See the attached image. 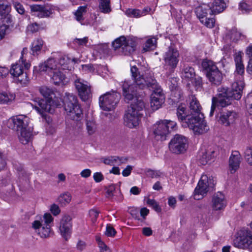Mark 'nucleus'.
I'll list each match as a JSON object with an SVG mask.
<instances>
[{"label":"nucleus","mask_w":252,"mask_h":252,"mask_svg":"<svg viewBox=\"0 0 252 252\" xmlns=\"http://www.w3.org/2000/svg\"><path fill=\"white\" fill-rule=\"evenodd\" d=\"M71 194L68 192H65L61 194L58 198L59 203L63 206H65L69 204L71 200Z\"/></svg>","instance_id":"45"},{"label":"nucleus","mask_w":252,"mask_h":252,"mask_svg":"<svg viewBox=\"0 0 252 252\" xmlns=\"http://www.w3.org/2000/svg\"><path fill=\"white\" fill-rule=\"evenodd\" d=\"M203 115L201 117L198 118V121L194 125L192 122L190 124V129L192 130L194 133L196 134H202L206 132L208 129V126L204 120Z\"/></svg>","instance_id":"24"},{"label":"nucleus","mask_w":252,"mask_h":252,"mask_svg":"<svg viewBox=\"0 0 252 252\" xmlns=\"http://www.w3.org/2000/svg\"><path fill=\"white\" fill-rule=\"evenodd\" d=\"M192 80H193L192 81V83L194 85L195 87L196 88V89L198 90L202 88V78L198 76L196 77H194Z\"/></svg>","instance_id":"58"},{"label":"nucleus","mask_w":252,"mask_h":252,"mask_svg":"<svg viewBox=\"0 0 252 252\" xmlns=\"http://www.w3.org/2000/svg\"><path fill=\"white\" fill-rule=\"evenodd\" d=\"M99 212L95 209H92L89 211V216L93 223H95L98 218Z\"/></svg>","instance_id":"56"},{"label":"nucleus","mask_w":252,"mask_h":252,"mask_svg":"<svg viewBox=\"0 0 252 252\" xmlns=\"http://www.w3.org/2000/svg\"><path fill=\"white\" fill-rule=\"evenodd\" d=\"M18 135L19 141L23 144L28 143L32 138V133L27 129L18 131Z\"/></svg>","instance_id":"37"},{"label":"nucleus","mask_w":252,"mask_h":252,"mask_svg":"<svg viewBox=\"0 0 252 252\" xmlns=\"http://www.w3.org/2000/svg\"><path fill=\"white\" fill-rule=\"evenodd\" d=\"M116 233V231H115V229L111 226H107L106 227V230L105 231V234L107 236L112 237L114 236Z\"/></svg>","instance_id":"61"},{"label":"nucleus","mask_w":252,"mask_h":252,"mask_svg":"<svg viewBox=\"0 0 252 252\" xmlns=\"http://www.w3.org/2000/svg\"><path fill=\"white\" fill-rule=\"evenodd\" d=\"M245 102L247 106L250 107L252 110V93L247 95L245 99Z\"/></svg>","instance_id":"64"},{"label":"nucleus","mask_w":252,"mask_h":252,"mask_svg":"<svg viewBox=\"0 0 252 252\" xmlns=\"http://www.w3.org/2000/svg\"><path fill=\"white\" fill-rule=\"evenodd\" d=\"M116 186L115 185H111L106 189V196L107 197H112L114 195V192L115 190Z\"/></svg>","instance_id":"59"},{"label":"nucleus","mask_w":252,"mask_h":252,"mask_svg":"<svg viewBox=\"0 0 252 252\" xmlns=\"http://www.w3.org/2000/svg\"><path fill=\"white\" fill-rule=\"evenodd\" d=\"M164 61L166 68L172 70L173 68V48L172 46H170L168 50L165 53Z\"/></svg>","instance_id":"32"},{"label":"nucleus","mask_w":252,"mask_h":252,"mask_svg":"<svg viewBox=\"0 0 252 252\" xmlns=\"http://www.w3.org/2000/svg\"><path fill=\"white\" fill-rule=\"evenodd\" d=\"M241 156L238 151H233L229 158V168L231 173H234L239 168Z\"/></svg>","instance_id":"22"},{"label":"nucleus","mask_w":252,"mask_h":252,"mask_svg":"<svg viewBox=\"0 0 252 252\" xmlns=\"http://www.w3.org/2000/svg\"><path fill=\"white\" fill-rule=\"evenodd\" d=\"M162 173L158 170H153L148 169L146 171V175L148 177L152 178H158L160 177Z\"/></svg>","instance_id":"54"},{"label":"nucleus","mask_w":252,"mask_h":252,"mask_svg":"<svg viewBox=\"0 0 252 252\" xmlns=\"http://www.w3.org/2000/svg\"><path fill=\"white\" fill-rule=\"evenodd\" d=\"M42 39L37 38L33 40L31 45V49L33 55H38L43 45Z\"/></svg>","instance_id":"38"},{"label":"nucleus","mask_w":252,"mask_h":252,"mask_svg":"<svg viewBox=\"0 0 252 252\" xmlns=\"http://www.w3.org/2000/svg\"><path fill=\"white\" fill-rule=\"evenodd\" d=\"M63 103L64 110L67 113L66 126L68 128L74 127L75 122H79L82 119L83 115L77 97L72 94L66 93L63 97Z\"/></svg>","instance_id":"2"},{"label":"nucleus","mask_w":252,"mask_h":252,"mask_svg":"<svg viewBox=\"0 0 252 252\" xmlns=\"http://www.w3.org/2000/svg\"><path fill=\"white\" fill-rule=\"evenodd\" d=\"M173 129V124L171 121L161 120L157 121L153 126L155 139L161 141L166 140Z\"/></svg>","instance_id":"5"},{"label":"nucleus","mask_w":252,"mask_h":252,"mask_svg":"<svg viewBox=\"0 0 252 252\" xmlns=\"http://www.w3.org/2000/svg\"><path fill=\"white\" fill-rule=\"evenodd\" d=\"M238 118L237 113L233 110L222 112L220 117V122L225 126L233 124Z\"/></svg>","instance_id":"18"},{"label":"nucleus","mask_w":252,"mask_h":252,"mask_svg":"<svg viewBox=\"0 0 252 252\" xmlns=\"http://www.w3.org/2000/svg\"><path fill=\"white\" fill-rule=\"evenodd\" d=\"M134 99V102L131 104L124 118L125 125L130 128L136 127L139 125L144 108L143 101L137 98Z\"/></svg>","instance_id":"3"},{"label":"nucleus","mask_w":252,"mask_h":252,"mask_svg":"<svg viewBox=\"0 0 252 252\" xmlns=\"http://www.w3.org/2000/svg\"><path fill=\"white\" fill-rule=\"evenodd\" d=\"M213 14H217L222 12L227 7L223 0H214L211 5Z\"/></svg>","instance_id":"31"},{"label":"nucleus","mask_w":252,"mask_h":252,"mask_svg":"<svg viewBox=\"0 0 252 252\" xmlns=\"http://www.w3.org/2000/svg\"><path fill=\"white\" fill-rule=\"evenodd\" d=\"M244 87V79L235 77V81L232 84L231 90L228 93L233 99L239 100L241 98Z\"/></svg>","instance_id":"16"},{"label":"nucleus","mask_w":252,"mask_h":252,"mask_svg":"<svg viewBox=\"0 0 252 252\" xmlns=\"http://www.w3.org/2000/svg\"><path fill=\"white\" fill-rule=\"evenodd\" d=\"M74 85L81 99L83 101L87 100L91 94L90 87L89 86L88 83L79 78L74 81Z\"/></svg>","instance_id":"13"},{"label":"nucleus","mask_w":252,"mask_h":252,"mask_svg":"<svg viewBox=\"0 0 252 252\" xmlns=\"http://www.w3.org/2000/svg\"><path fill=\"white\" fill-rule=\"evenodd\" d=\"M61 70H55L52 74H48L51 77L52 81L55 85L64 83L63 81L65 79V75Z\"/></svg>","instance_id":"33"},{"label":"nucleus","mask_w":252,"mask_h":252,"mask_svg":"<svg viewBox=\"0 0 252 252\" xmlns=\"http://www.w3.org/2000/svg\"><path fill=\"white\" fill-rule=\"evenodd\" d=\"M157 39L155 37L150 38L146 41L143 50L147 52L154 50L156 47Z\"/></svg>","instance_id":"46"},{"label":"nucleus","mask_w":252,"mask_h":252,"mask_svg":"<svg viewBox=\"0 0 252 252\" xmlns=\"http://www.w3.org/2000/svg\"><path fill=\"white\" fill-rule=\"evenodd\" d=\"M13 26V23L10 24L3 23L0 26V40L9 32L10 27Z\"/></svg>","instance_id":"47"},{"label":"nucleus","mask_w":252,"mask_h":252,"mask_svg":"<svg viewBox=\"0 0 252 252\" xmlns=\"http://www.w3.org/2000/svg\"><path fill=\"white\" fill-rule=\"evenodd\" d=\"M215 152L214 151H211L210 152H206L203 154L201 158L200 159V163L202 164H206L210 160H211L214 157Z\"/></svg>","instance_id":"49"},{"label":"nucleus","mask_w":252,"mask_h":252,"mask_svg":"<svg viewBox=\"0 0 252 252\" xmlns=\"http://www.w3.org/2000/svg\"><path fill=\"white\" fill-rule=\"evenodd\" d=\"M195 12L198 18L206 17L208 14H213L211 6L205 3L197 7L195 9Z\"/></svg>","instance_id":"29"},{"label":"nucleus","mask_w":252,"mask_h":252,"mask_svg":"<svg viewBox=\"0 0 252 252\" xmlns=\"http://www.w3.org/2000/svg\"><path fill=\"white\" fill-rule=\"evenodd\" d=\"M13 6L16 10L20 14H23L25 12V9L23 6L18 1H14L13 2Z\"/></svg>","instance_id":"57"},{"label":"nucleus","mask_w":252,"mask_h":252,"mask_svg":"<svg viewBox=\"0 0 252 252\" xmlns=\"http://www.w3.org/2000/svg\"><path fill=\"white\" fill-rule=\"evenodd\" d=\"M28 52L27 48H24L21 52V56L18 62L13 64L9 72L14 77L19 76L20 75L24 73L23 64L25 69H28L31 66V63L26 62L24 59V54Z\"/></svg>","instance_id":"12"},{"label":"nucleus","mask_w":252,"mask_h":252,"mask_svg":"<svg viewBox=\"0 0 252 252\" xmlns=\"http://www.w3.org/2000/svg\"><path fill=\"white\" fill-rule=\"evenodd\" d=\"M71 218L69 215H64L60 221L59 229L61 235L67 240L70 236L72 229Z\"/></svg>","instance_id":"14"},{"label":"nucleus","mask_w":252,"mask_h":252,"mask_svg":"<svg viewBox=\"0 0 252 252\" xmlns=\"http://www.w3.org/2000/svg\"><path fill=\"white\" fill-rule=\"evenodd\" d=\"M121 95L117 92H107L100 96L99 105L101 109L104 111L113 110L118 102Z\"/></svg>","instance_id":"9"},{"label":"nucleus","mask_w":252,"mask_h":252,"mask_svg":"<svg viewBox=\"0 0 252 252\" xmlns=\"http://www.w3.org/2000/svg\"><path fill=\"white\" fill-rule=\"evenodd\" d=\"M195 76L194 69L193 67L185 65L181 71V77L187 80H192Z\"/></svg>","instance_id":"35"},{"label":"nucleus","mask_w":252,"mask_h":252,"mask_svg":"<svg viewBox=\"0 0 252 252\" xmlns=\"http://www.w3.org/2000/svg\"><path fill=\"white\" fill-rule=\"evenodd\" d=\"M99 248H100V252H111L110 250L102 241L99 242Z\"/></svg>","instance_id":"63"},{"label":"nucleus","mask_w":252,"mask_h":252,"mask_svg":"<svg viewBox=\"0 0 252 252\" xmlns=\"http://www.w3.org/2000/svg\"><path fill=\"white\" fill-rule=\"evenodd\" d=\"M86 125L87 133L89 135L95 133L97 130V126L94 120H87Z\"/></svg>","instance_id":"44"},{"label":"nucleus","mask_w":252,"mask_h":252,"mask_svg":"<svg viewBox=\"0 0 252 252\" xmlns=\"http://www.w3.org/2000/svg\"><path fill=\"white\" fill-rule=\"evenodd\" d=\"M130 71L133 82L132 83L130 81H125L122 85L125 101L129 102L134 98H137L140 90L149 88L153 91L151 97V107L154 110L159 108L164 103V96L152 74L149 73L143 77L140 74L135 65L131 67Z\"/></svg>","instance_id":"1"},{"label":"nucleus","mask_w":252,"mask_h":252,"mask_svg":"<svg viewBox=\"0 0 252 252\" xmlns=\"http://www.w3.org/2000/svg\"><path fill=\"white\" fill-rule=\"evenodd\" d=\"M75 59L71 60L68 56L64 55L62 56L59 61L58 64L60 69L70 70L71 68V63L72 61H75Z\"/></svg>","instance_id":"36"},{"label":"nucleus","mask_w":252,"mask_h":252,"mask_svg":"<svg viewBox=\"0 0 252 252\" xmlns=\"http://www.w3.org/2000/svg\"><path fill=\"white\" fill-rule=\"evenodd\" d=\"M202 67L206 71V76L212 85H220L223 79V74L215 63L205 60L202 63Z\"/></svg>","instance_id":"6"},{"label":"nucleus","mask_w":252,"mask_h":252,"mask_svg":"<svg viewBox=\"0 0 252 252\" xmlns=\"http://www.w3.org/2000/svg\"><path fill=\"white\" fill-rule=\"evenodd\" d=\"M100 160L105 164L112 166L115 165H121L123 163H125L126 162L127 159L122 157L109 156L103 157Z\"/></svg>","instance_id":"26"},{"label":"nucleus","mask_w":252,"mask_h":252,"mask_svg":"<svg viewBox=\"0 0 252 252\" xmlns=\"http://www.w3.org/2000/svg\"><path fill=\"white\" fill-rule=\"evenodd\" d=\"M112 46L115 50H121L125 55L131 54L135 50V41L131 38H126L124 36L117 38L113 43Z\"/></svg>","instance_id":"10"},{"label":"nucleus","mask_w":252,"mask_h":252,"mask_svg":"<svg viewBox=\"0 0 252 252\" xmlns=\"http://www.w3.org/2000/svg\"><path fill=\"white\" fill-rule=\"evenodd\" d=\"M202 115L203 114H190V116H189V118L187 119V121L185 122L184 126H188L190 129V124L191 123V122L195 125V123L198 121V118L201 117Z\"/></svg>","instance_id":"50"},{"label":"nucleus","mask_w":252,"mask_h":252,"mask_svg":"<svg viewBox=\"0 0 252 252\" xmlns=\"http://www.w3.org/2000/svg\"><path fill=\"white\" fill-rule=\"evenodd\" d=\"M50 211L54 216L59 215L61 212L60 209L58 205L55 204H54L51 206Z\"/></svg>","instance_id":"60"},{"label":"nucleus","mask_w":252,"mask_h":252,"mask_svg":"<svg viewBox=\"0 0 252 252\" xmlns=\"http://www.w3.org/2000/svg\"><path fill=\"white\" fill-rule=\"evenodd\" d=\"M245 158L248 163L252 165V148H247L244 153Z\"/></svg>","instance_id":"55"},{"label":"nucleus","mask_w":252,"mask_h":252,"mask_svg":"<svg viewBox=\"0 0 252 252\" xmlns=\"http://www.w3.org/2000/svg\"><path fill=\"white\" fill-rule=\"evenodd\" d=\"M250 8V6L244 1H242L239 4V9L244 12H248Z\"/></svg>","instance_id":"62"},{"label":"nucleus","mask_w":252,"mask_h":252,"mask_svg":"<svg viewBox=\"0 0 252 252\" xmlns=\"http://www.w3.org/2000/svg\"><path fill=\"white\" fill-rule=\"evenodd\" d=\"M13 125L12 128L17 132L27 129L30 122L29 118L25 115H18L11 118Z\"/></svg>","instance_id":"15"},{"label":"nucleus","mask_w":252,"mask_h":252,"mask_svg":"<svg viewBox=\"0 0 252 252\" xmlns=\"http://www.w3.org/2000/svg\"><path fill=\"white\" fill-rule=\"evenodd\" d=\"M176 114L178 120L181 122L187 121V119L190 116V115L187 114V108L185 104H181L178 107Z\"/></svg>","instance_id":"40"},{"label":"nucleus","mask_w":252,"mask_h":252,"mask_svg":"<svg viewBox=\"0 0 252 252\" xmlns=\"http://www.w3.org/2000/svg\"><path fill=\"white\" fill-rule=\"evenodd\" d=\"M189 103L190 114H203L201 113V106L195 95H191L189 96Z\"/></svg>","instance_id":"27"},{"label":"nucleus","mask_w":252,"mask_h":252,"mask_svg":"<svg viewBox=\"0 0 252 252\" xmlns=\"http://www.w3.org/2000/svg\"><path fill=\"white\" fill-rule=\"evenodd\" d=\"M60 105L59 102L56 101H50L47 99L35 98L32 106L39 114L42 117H46V113H52L54 111V108Z\"/></svg>","instance_id":"11"},{"label":"nucleus","mask_w":252,"mask_h":252,"mask_svg":"<svg viewBox=\"0 0 252 252\" xmlns=\"http://www.w3.org/2000/svg\"><path fill=\"white\" fill-rule=\"evenodd\" d=\"M200 22L209 28H212L214 27L215 24V19L213 18H207L204 17L199 18Z\"/></svg>","instance_id":"48"},{"label":"nucleus","mask_w":252,"mask_h":252,"mask_svg":"<svg viewBox=\"0 0 252 252\" xmlns=\"http://www.w3.org/2000/svg\"><path fill=\"white\" fill-rule=\"evenodd\" d=\"M215 185L212 177L202 175L194 189V198L196 200L201 199L208 192L213 189Z\"/></svg>","instance_id":"8"},{"label":"nucleus","mask_w":252,"mask_h":252,"mask_svg":"<svg viewBox=\"0 0 252 252\" xmlns=\"http://www.w3.org/2000/svg\"><path fill=\"white\" fill-rule=\"evenodd\" d=\"M39 91L41 94L45 98V99L58 102L57 98L56 97L55 92L51 89L46 86H43L40 88Z\"/></svg>","instance_id":"34"},{"label":"nucleus","mask_w":252,"mask_h":252,"mask_svg":"<svg viewBox=\"0 0 252 252\" xmlns=\"http://www.w3.org/2000/svg\"><path fill=\"white\" fill-rule=\"evenodd\" d=\"M100 11L104 13H109L111 11L110 0H98Z\"/></svg>","instance_id":"41"},{"label":"nucleus","mask_w":252,"mask_h":252,"mask_svg":"<svg viewBox=\"0 0 252 252\" xmlns=\"http://www.w3.org/2000/svg\"><path fill=\"white\" fill-rule=\"evenodd\" d=\"M226 205L225 196L221 192H218L212 197V207L214 210L223 209Z\"/></svg>","instance_id":"20"},{"label":"nucleus","mask_w":252,"mask_h":252,"mask_svg":"<svg viewBox=\"0 0 252 252\" xmlns=\"http://www.w3.org/2000/svg\"><path fill=\"white\" fill-rule=\"evenodd\" d=\"M187 139L183 135H174V154L184 153L187 149Z\"/></svg>","instance_id":"19"},{"label":"nucleus","mask_w":252,"mask_h":252,"mask_svg":"<svg viewBox=\"0 0 252 252\" xmlns=\"http://www.w3.org/2000/svg\"><path fill=\"white\" fill-rule=\"evenodd\" d=\"M15 77L17 78L18 82L22 86L26 85L29 82L28 77L26 73H24L20 75L19 76H16Z\"/></svg>","instance_id":"53"},{"label":"nucleus","mask_w":252,"mask_h":252,"mask_svg":"<svg viewBox=\"0 0 252 252\" xmlns=\"http://www.w3.org/2000/svg\"><path fill=\"white\" fill-rule=\"evenodd\" d=\"M53 221L52 215L50 213H45L40 220H35L32 223V227L41 238H46L50 235V224Z\"/></svg>","instance_id":"7"},{"label":"nucleus","mask_w":252,"mask_h":252,"mask_svg":"<svg viewBox=\"0 0 252 252\" xmlns=\"http://www.w3.org/2000/svg\"><path fill=\"white\" fill-rule=\"evenodd\" d=\"M233 99L231 95L228 93L227 88L220 87L218 89V93L216 96L212 99V106L210 112V116L212 117L217 107L219 108L225 107L231 103Z\"/></svg>","instance_id":"4"},{"label":"nucleus","mask_w":252,"mask_h":252,"mask_svg":"<svg viewBox=\"0 0 252 252\" xmlns=\"http://www.w3.org/2000/svg\"><path fill=\"white\" fill-rule=\"evenodd\" d=\"M94 50L99 54V56L101 58L105 55H107L109 53L108 45L107 44H101L94 46Z\"/></svg>","instance_id":"43"},{"label":"nucleus","mask_w":252,"mask_h":252,"mask_svg":"<svg viewBox=\"0 0 252 252\" xmlns=\"http://www.w3.org/2000/svg\"><path fill=\"white\" fill-rule=\"evenodd\" d=\"M32 12H36V16L39 18L49 17L52 14V9L46 5L32 4L30 5Z\"/></svg>","instance_id":"17"},{"label":"nucleus","mask_w":252,"mask_h":252,"mask_svg":"<svg viewBox=\"0 0 252 252\" xmlns=\"http://www.w3.org/2000/svg\"><path fill=\"white\" fill-rule=\"evenodd\" d=\"M147 204L151 207L157 212H160L161 208L160 207L158 202L154 199H148L147 201Z\"/></svg>","instance_id":"52"},{"label":"nucleus","mask_w":252,"mask_h":252,"mask_svg":"<svg viewBox=\"0 0 252 252\" xmlns=\"http://www.w3.org/2000/svg\"><path fill=\"white\" fill-rule=\"evenodd\" d=\"M126 14L130 17L138 18L141 16V10L137 9H127L126 10Z\"/></svg>","instance_id":"51"},{"label":"nucleus","mask_w":252,"mask_h":252,"mask_svg":"<svg viewBox=\"0 0 252 252\" xmlns=\"http://www.w3.org/2000/svg\"><path fill=\"white\" fill-rule=\"evenodd\" d=\"M39 69L40 71H45L48 74H52L55 70H59L60 68L56 61L54 59L50 58L39 66Z\"/></svg>","instance_id":"23"},{"label":"nucleus","mask_w":252,"mask_h":252,"mask_svg":"<svg viewBox=\"0 0 252 252\" xmlns=\"http://www.w3.org/2000/svg\"><path fill=\"white\" fill-rule=\"evenodd\" d=\"M242 235L240 236V242L245 247L252 249V232L250 230H242Z\"/></svg>","instance_id":"28"},{"label":"nucleus","mask_w":252,"mask_h":252,"mask_svg":"<svg viewBox=\"0 0 252 252\" xmlns=\"http://www.w3.org/2000/svg\"><path fill=\"white\" fill-rule=\"evenodd\" d=\"M236 69L234 72L235 77L244 79L243 74L245 71V67L243 63L242 56L241 53L236 54L234 57Z\"/></svg>","instance_id":"25"},{"label":"nucleus","mask_w":252,"mask_h":252,"mask_svg":"<svg viewBox=\"0 0 252 252\" xmlns=\"http://www.w3.org/2000/svg\"><path fill=\"white\" fill-rule=\"evenodd\" d=\"M87 12V5L79 6L74 13L75 19L82 24L84 21L83 15Z\"/></svg>","instance_id":"42"},{"label":"nucleus","mask_w":252,"mask_h":252,"mask_svg":"<svg viewBox=\"0 0 252 252\" xmlns=\"http://www.w3.org/2000/svg\"><path fill=\"white\" fill-rule=\"evenodd\" d=\"M15 98L14 94L7 93H0V104H9L11 103Z\"/></svg>","instance_id":"39"},{"label":"nucleus","mask_w":252,"mask_h":252,"mask_svg":"<svg viewBox=\"0 0 252 252\" xmlns=\"http://www.w3.org/2000/svg\"><path fill=\"white\" fill-rule=\"evenodd\" d=\"M10 5L0 1V20L3 23L10 24L12 22V17L9 14Z\"/></svg>","instance_id":"21"},{"label":"nucleus","mask_w":252,"mask_h":252,"mask_svg":"<svg viewBox=\"0 0 252 252\" xmlns=\"http://www.w3.org/2000/svg\"><path fill=\"white\" fill-rule=\"evenodd\" d=\"M228 36L232 41L236 42L245 38L246 36L243 32L236 28H232L227 33Z\"/></svg>","instance_id":"30"}]
</instances>
